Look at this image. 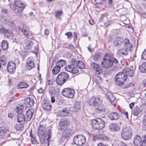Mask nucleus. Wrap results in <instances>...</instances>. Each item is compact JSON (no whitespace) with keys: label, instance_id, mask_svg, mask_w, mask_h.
Masks as SVG:
<instances>
[{"label":"nucleus","instance_id":"1","mask_svg":"<svg viewBox=\"0 0 146 146\" xmlns=\"http://www.w3.org/2000/svg\"><path fill=\"white\" fill-rule=\"evenodd\" d=\"M46 129V127L44 125H41V123L40 125L38 127V135L40 138L41 142L43 143L46 139L48 143L49 142V139L51 137L52 133L50 130L48 129L46 131V136L45 137Z\"/></svg>","mask_w":146,"mask_h":146},{"label":"nucleus","instance_id":"2","mask_svg":"<svg viewBox=\"0 0 146 146\" xmlns=\"http://www.w3.org/2000/svg\"><path fill=\"white\" fill-rule=\"evenodd\" d=\"M90 105L94 107L96 113H98L99 115H102L105 112L104 106L102 105L99 99L94 96L91 98L89 101Z\"/></svg>","mask_w":146,"mask_h":146},{"label":"nucleus","instance_id":"3","mask_svg":"<svg viewBox=\"0 0 146 146\" xmlns=\"http://www.w3.org/2000/svg\"><path fill=\"white\" fill-rule=\"evenodd\" d=\"M34 109H29L26 112L25 116L23 114H19L17 116V121L19 122H24V121H29L32 118L34 113Z\"/></svg>","mask_w":146,"mask_h":146},{"label":"nucleus","instance_id":"4","mask_svg":"<svg viewBox=\"0 0 146 146\" xmlns=\"http://www.w3.org/2000/svg\"><path fill=\"white\" fill-rule=\"evenodd\" d=\"M91 123L92 128L94 129L100 130L105 127L104 121L100 118L93 119L91 121Z\"/></svg>","mask_w":146,"mask_h":146},{"label":"nucleus","instance_id":"5","mask_svg":"<svg viewBox=\"0 0 146 146\" xmlns=\"http://www.w3.org/2000/svg\"><path fill=\"white\" fill-rule=\"evenodd\" d=\"M15 5L11 4V8L14 10L16 13L17 14H21L24 8V4L18 0L15 1Z\"/></svg>","mask_w":146,"mask_h":146},{"label":"nucleus","instance_id":"6","mask_svg":"<svg viewBox=\"0 0 146 146\" xmlns=\"http://www.w3.org/2000/svg\"><path fill=\"white\" fill-rule=\"evenodd\" d=\"M127 78V75L122 71L118 73L115 76V84L117 85H122Z\"/></svg>","mask_w":146,"mask_h":146},{"label":"nucleus","instance_id":"7","mask_svg":"<svg viewBox=\"0 0 146 146\" xmlns=\"http://www.w3.org/2000/svg\"><path fill=\"white\" fill-rule=\"evenodd\" d=\"M132 135V131L129 126L124 127L121 131V136L124 140H128L130 139Z\"/></svg>","mask_w":146,"mask_h":146},{"label":"nucleus","instance_id":"8","mask_svg":"<svg viewBox=\"0 0 146 146\" xmlns=\"http://www.w3.org/2000/svg\"><path fill=\"white\" fill-rule=\"evenodd\" d=\"M113 58L110 55H105L101 62V65L104 68H109L113 66Z\"/></svg>","mask_w":146,"mask_h":146},{"label":"nucleus","instance_id":"9","mask_svg":"<svg viewBox=\"0 0 146 146\" xmlns=\"http://www.w3.org/2000/svg\"><path fill=\"white\" fill-rule=\"evenodd\" d=\"M69 75L66 72H60L56 78V82L59 85H62L68 79Z\"/></svg>","mask_w":146,"mask_h":146},{"label":"nucleus","instance_id":"10","mask_svg":"<svg viewBox=\"0 0 146 146\" xmlns=\"http://www.w3.org/2000/svg\"><path fill=\"white\" fill-rule=\"evenodd\" d=\"M73 140L75 144L81 146L85 143L86 138L82 135H78L74 137Z\"/></svg>","mask_w":146,"mask_h":146},{"label":"nucleus","instance_id":"11","mask_svg":"<svg viewBox=\"0 0 146 146\" xmlns=\"http://www.w3.org/2000/svg\"><path fill=\"white\" fill-rule=\"evenodd\" d=\"M75 92L71 88H64L61 92V94L65 97L72 98L74 96Z\"/></svg>","mask_w":146,"mask_h":146},{"label":"nucleus","instance_id":"12","mask_svg":"<svg viewBox=\"0 0 146 146\" xmlns=\"http://www.w3.org/2000/svg\"><path fill=\"white\" fill-rule=\"evenodd\" d=\"M76 65L74 64H71L70 65H68L65 67V69L67 71L75 74L77 73L78 70Z\"/></svg>","mask_w":146,"mask_h":146},{"label":"nucleus","instance_id":"13","mask_svg":"<svg viewBox=\"0 0 146 146\" xmlns=\"http://www.w3.org/2000/svg\"><path fill=\"white\" fill-rule=\"evenodd\" d=\"M72 114V111L68 108H65L60 111L59 114L60 116L63 117L68 116Z\"/></svg>","mask_w":146,"mask_h":146},{"label":"nucleus","instance_id":"14","mask_svg":"<svg viewBox=\"0 0 146 146\" xmlns=\"http://www.w3.org/2000/svg\"><path fill=\"white\" fill-rule=\"evenodd\" d=\"M16 67L15 63L12 61H10L7 65V71L10 73L13 74L15 71Z\"/></svg>","mask_w":146,"mask_h":146},{"label":"nucleus","instance_id":"15","mask_svg":"<svg viewBox=\"0 0 146 146\" xmlns=\"http://www.w3.org/2000/svg\"><path fill=\"white\" fill-rule=\"evenodd\" d=\"M0 33L3 35L5 37H10L13 36V34L11 31L7 30L4 28L0 29Z\"/></svg>","mask_w":146,"mask_h":146},{"label":"nucleus","instance_id":"16","mask_svg":"<svg viewBox=\"0 0 146 146\" xmlns=\"http://www.w3.org/2000/svg\"><path fill=\"white\" fill-rule=\"evenodd\" d=\"M35 64L31 58H29L27 60L25 69L26 70H30L34 68Z\"/></svg>","mask_w":146,"mask_h":146},{"label":"nucleus","instance_id":"17","mask_svg":"<svg viewBox=\"0 0 146 146\" xmlns=\"http://www.w3.org/2000/svg\"><path fill=\"white\" fill-rule=\"evenodd\" d=\"M24 104L27 107H31L34 104V100L32 98H27L24 100Z\"/></svg>","mask_w":146,"mask_h":146},{"label":"nucleus","instance_id":"18","mask_svg":"<svg viewBox=\"0 0 146 146\" xmlns=\"http://www.w3.org/2000/svg\"><path fill=\"white\" fill-rule=\"evenodd\" d=\"M108 127L110 131H117L120 129V126L115 123H112L110 124Z\"/></svg>","mask_w":146,"mask_h":146},{"label":"nucleus","instance_id":"19","mask_svg":"<svg viewBox=\"0 0 146 146\" xmlns=\"http://www.w3.org/2000/svg\"><path fill=\"white\" fill-rule=\"evenodd\" d=\"M69 124V121L67 120H65L60 121L59 126L60 127L62 131L66 129L68 127Z\"/></svg>","mask_w":146,"mask_h":146},{"label":"nucleus","instance_id":"20","mask_svg":"<svg viewBox=\"0 0 146 146\" xmlns=\"http://www.w3.org/2000/svg\"><path fill=\"white\" fill-rule=\"evenodd\" d=\"M63 130L62 136L64 138L68 137L73 133L72 130L70 128Z\"/></svg>","mask_w":146,"mask_h":146},{"label":"nucleus","instance_id":"21","mask_svg":"<svg viewBox=\"0 0 146 146\" xmlns=\"http://www.w3.org/2000/svg\"><path fill=\"white\" fill-rule=\"evenodd\" d=\"M143 141L139 135H136L134 139L133 143L135 146H141Z\"/></svg>","mask_w":146,"mask_h":146},{"label":"nucleus","instance_id":"22","mask_svg":"<svg viewBox=\"0 0 146 146\" xmlns=\"http://www.w3.org/2000/svg\"><path fill=\"white\" fill-rule=\"evenodd\" d=\"M108 15V14L107 13L103 14L101 15V17L99 19L100 21L102 22L103 21L105 23V25L107 26L109 25L111 22L110 21H108L106 22Z\"/></svg>","mask_w":146,"mask_h":146},{"label":"nucleus","instance_id":"23","mask_svg":"<svg viewBox=\"0 0 146 146\" xmlns=\"http://www.w3.org/2000/svg\"><path fill=\"white\" fill-rule=\"evenodd\" d=\"M119 116V114L116 112H111L108 115L109 118L111 120L117 119Z\"/></svg>","mask_w":146,"mask_h":146},{"label":"nucleus","instance_id":"24","mask_svg":"<svg viewBox=\"0 0 146 146\" xmlns=\"http://www.w3.org/2000/svg\"><path fill=\"white\" fill-rule=\"evenodd\" d=\"M143 109L141 107H139L136 106L132 111V113L134 115L136 116L138 114H141Z\"/></svg>","mask_w":146,"mask_h":146},{"label":"nucleus","instance_id":"25","mask_svg":"<svg viewBox=\"0 0 146 146\" xmlns=\"http://www.w3.org/2000/svg\"><path fill=\"white\" fill-rule=\"evenodd\" d=\"M122 71L127 76H129L131 77L133 75V71L130 68H126L123 70Z\"/></svg>","mask_w":146,"mask_h":146},{"label":"nucleus","instance_id":"26","mask_svg":"<svg viewBox=\"0 0 146 146\" xmlns=\"http://www.w3.org/2000/svg\"><path fill=\"white\" fill-rule=\"evenodd\" d=\"M73 111L75 112L78 111L80 109V103L79 101H76L74 102V104Z\"/></svg>","mask_w":146,"mask_h":146},{"label":"nucleus","instance_id":"27","mask_svg":"<svg viewBox=\"0 0 146 146\" xmlns=\"http://www.w3.org/2000/svg\"><path fill=\"white\" fill-rule=\"evenodd\" d=\"M42 106L43 108L46 110H48L51 109V106L47 101H43L42 103Z\"/></svg>","mask_w":146,"mask_h":146},{"label":"nucleus","instance_id":"28","mask_svg":"<svg viewBox=\"0 0 146 146\" xmlns=\"http://www.w3.org/2000/svg\"><path fill=\"white\" fill-rule=\"evenodd\" d=\"M106 97L109 99L111 103L115 101V98L113 95L110 92H108L106 94Z\"/></svg>","mask_w":146,"mask_h":146},{"label":"nucleus","instance_id":"29","mask_svg":"<svg viewBox=\"0 0 146 146\" xmlns=\"http://www.w3.org/2000/svg\"><path fill=\"white\" fill-rule=\"evenodd\" d=\"M76 65L77 67L80 69H84L85 68L84 64L81 61H76Z\"/></svg>","mask_w":146,"mask_h":146},{"label":"nucleus","instance_id":"30","mask_svg":"<svg viewBox=\"0 0 146 146\" xmlns=\"http://www.w3.org/2000/svg\"><path fill=\"white\" fill-rule=\"evenodd\" d=\"M60 66H57L56 64V66L54 67L52 70V73L54 75L60 72Z\"/></svg>","mask_w":146,"mask_h":146},{"label":"nucleus","instance_id":"31","mask_svg":"<svg viewBox=\"0 0 146 146\" xmlns=\"http://www.w3.org/2000/svg\"><path fill=\"white\" fill-rule=\"evenodd\" d=\"M1 46L4 50L7 49L8 47V43L5 40H3L1 42Z\"/></svg>","mask_w":146,"mask_h":146},{"label":"nucleus","instance_id":"32","mask_svg":"<svg viewBox=\"0 0 146 146\" xmlns=\"http://www.w3.org/2000/svg\"><path fill=\"white\" fill-rule=\"evenodd\" d=\"M139 69L140 72L142 73L146 72V62L143 63L139 66Z\"/></svg>","mask_w":146,"mask_h":146},{"label":"nucleus","instance_id":"33","mask_svg":"<svg viewBox=\"0 0 146 146\" xmlns=\"http://www.w3.org/2000/svg\"><path fill=\"white\" fill-rule=\"evenodd\" d=\"M8 131V130L7 129L4 127H0V135L4 136L5 134L7 133V131Z\"/></svg>","mask_w":146,"mask_h":146},{"label":"nucleus","instance_id":"34","mask_svg":"<svg viewBox=\"0 0 146 146\" xmlns=\"http://www.w3.org/2000/svg\"><path fill=\"white\" fill-rule=\"evenodd\" d=\"M120 38H116L114 40V44L115 46H119L122 44V41Z\"/></svg>","mask_w":146,"mask_h":146},{"label":"nucleus","instance_id":"35","mask_svg":"<svg viewBox=\"0 0 146 146\" xmlns=\"http://www.w3.org/2000/svg\"><path fill=\"white\" fill-rule=\"evenodd\" d=\"M18 86L20 88L22 89L27 88L28 87L29 85L27 83L24 82H22L19 83Z\"/></svg>","mask_w":146,"mask_h":146},{"label":"nucleus","instance_id":"36","mask_svg":"<svg viewBox=\"0 0 146 146\" xmlns=\"http://www.w3.org/2000/svg\"><path fill=\"white\" fill-rule=\"evenodd\" d=\"M94 138L96 139H97L100 140H105L107 139V137L103 134H101L95 136Z\"/></svg>","mask_w":146,"mask_h":146},{"label":"nucleus","instance_id":"37","mask_svg":"<svg viewBox=\"0 0 146 146\" xmlns=\"http://www.w3.org/2000/svg\"><path fill=\"white\" fill-rule=\"evenodd\" d=\"M24 109V106L22 105H19L16 108V111L18 113H22Z\"/></svg>","mask_w":146,"mask_h":146},{"label":"nucleus","instance_id":"38","mask_svg":"<svg viewBox=\"0 0 146 146\" xmlns=\"http://www.w3.org/2000/svg\"><path fill=\"white\" fill-rule=\"evenodd\" d=\"M7 60V58L6 57L5 55H1L0 56V61L3 63H2V64L4 65H5Z\"/></svg>","mask_w":146,"mask_h":146},{"label":"nucleus","instance_id":"39","mask_svg":"<svg viewBox=\"0 0 146 146\" xmlns=\"http://www.w3.org/2000/svg\"><path fill=\"white\" fill-rule=\"evenodd\" d=\"M56 64L61 68L64 66L66 64V61L64 60H60L57 62Z\"/></svg>","mask_w":146,"mask_h":146},{"label":"nucleus","instance_id":"40","mask_svg":"<svg viewBox=\"0 0 146 146\" xmlns=\"http://www.w3.org/2000/svg\"><path fill=\"white\" fill-rule=\"evenodd\" d=\"M31 141L32 146H38V143L36 141L35 138L33 137L31 138Z\"/></svg>","mask_w":146,"mask_h":146},{"label":"nucleus","instance_id":"41","mask_svg":"<svg viewBox=\"0 0 146 146\" xmlns=\"http://www.w3.org/2000/svg\"><path fill=\"white\" fill-rule=\"evenodd\" d=\"M33 45V43L32 42L29 41H28L27 42V43L26 44V45H25L24 46L25 49L27 50H29Z\"/></svg>","mask_w":146,"mask_h":146},{"label":"nucleus","instance_id":"42","mask_svg":"<svg viewBox=\"0 0 146 146\" xmlns=\"http://www.w3.org/2000/svg\"><path fill=\"white\" fill-rule=\"evenodd\" d=\"M19 30L21 31L26 37L28 38H29V33L25 29H24L20 28L19 29Z\"/></svg>","mask_w":146,"mask_h":146},{"label":"nucleus","instance_id":"43","mask_svg":"<svg viewBox=\"0 0 146 146\" xmlns=\"http://www.w3.org/2000/svg\"><path fill=\"white\" fill-rule=\"evenodd\" d=\"M16 129L17 130L21 131L23 129V127L22 124H17L15 126Z\"/></svg>","mask_w":146,"mask_h":146},{"label":"nucleus","instance_id":"44","mask_svg":"<svg viewBox=\"0 0 146 146\" xmlns=\"http://www.w3.org/2000/svg\"><path fill=\"white\" fill-rule=\"evenodd\" d=\"M125 49H122L119 50L117 51L118 55H126L127 53Z\"/></svg>","mask_w":146,"mask_h":146},{"label":"nucleus","instance_id":"45","mask_svg":"<svg viewBox=\"0 0 146 146\" xmlns=\"http://www.w3.org/2000/svg\"><path fill=\"white\" fill-rule=\"evenodd\" d=\"M100 66L98 64L95 63H91L90 64V67L91 68L93 69L94 70H96L98 67V66Z\"/></svg>","mask_w":146,"mask_h":146},{"label":"nucleus","instance_id":"46","mask_svg":"<svg viewBox=\"0 0 146 146\" xmlns=\"http://www.w3.org/2000/svg\"><path fill=\"white\" fill-rule=\"evenodd\" d=\"M62 13V11L59 10L56 11L55 13V16L57 18H59Z\"/></svg>","mask_w":146,"mask_h":146},{"label":"nucleus","instance_id":"47","mask_svg":"<svg viewBox=\"0 0 146 146\" xmlns=\"http://www.w3.org/2000/svg\"><path fill=\"white\" fill-rule=\"evenodd\" d=\"M124 45L126 47H127V48H128V46H129V47H131L132 46V45L129 43V40L128 39H126L125 40V42L124 43Z\"/></svg>","mask_w":146,"mask_h":146},{"label":"nucleus","instance_id":"48","mask_svg":"<svg viewBox=\"0 0 146 146\" xmlns=\"http://www.w3.org/2000/svg\"><path fill=\"white\" fill-rule=\"evenodd\" d=\"M93 59L95 61H98L102 59L100 55H94Z\"/></svg>","mask_w":146,"mask_h":146},{"label":"nucleus","instance_id":"49","mask_svg":"<svg viewBox=\"0 0 146 146\" xmlns=\"http://www.w3.org/2000/svg\"><path fill=\"white\" fill-rule=\"evenodd\" d=\"M6 18L3 16H0V22L4 23H6Z\"/></svg>","mask_w":146,"mask_h":146},{"label":"nucleus","instance_id":"50","mask_svg":"<svg viewBox=\"0 0 146 146\" xmlns=\"http://www.w3.org/2000/svg\"><path fill=\"white\" fill-rule=\"evenodd\" d=\"M98 66V67L97 68V69H96V72H98V74H101L103 72V70L102 68Z\"/></svg>","mask_w":146,"mask_h":146},{"label":"nucleus","instance_id":"51","mask_svg":"<svg viewBox=\"0 0 146 146\" xmlns=\"http://www.w3.org/2000/svg\"><path fill=\"white\" fill-rule=\"evenodd\" d=\"M120 111L121 112L123 113L126 116V117L127 118L128 117V113L127 111H125V110L123 108H121L120 109Z\"/></svg>","mask_w":146,"mask_h":146},{"label":"nucleus","instance_id":"52","mask_svg":"<svg viewBox=\"0 0 146 146\" xmlns=\"http://www.w3.org/2000/svg\"><path fill=\"white\" fill-rule=\"evenodd\" d=\"M65 35H67L68 38L70 39L72 38L73 37V35L72 33L71 32H70L67 33L65 34Z\"/></svg>","mask_w":146,"mask_h":146},{"label":"nucleus","instance_id":"53","mask_svg":"<svg viewBox=\"0 0 146 146\" xmlns=\"http://www.w3.org/2000/svg\"><path fill=\"white\" fill-rule=\"evenodd\" d=\"M96 4H103L104 3V0H95Z\"/></svg>","mask_w":146,"mask_h":146},{"label":"nucleus","instance_id":"54","mask_svg":"<svg viewBox=\"0 0 146 146\" xmlns=\"http://www.w3.org/2000/svg\"><path fill=\"white\" fill-rule=\"evenodd\" d=\"M102 82V79L100 77H98L96 79V82L97 84H99Z\"/></svg>","mask_w":146,"mask_h":146},{"label":"nucleus","instance_id":"55","mask_svg":"<svg viewBox=\"0 0 146 146\" xmlns=\"http://www.w3.org/2000/svg\"><path fill=\"white\" fill-rule=\"evenodd\" d=\"M144 138L143 140V143L142 145V146H146V134L143 136Z\"/></svg>","mask_w":146,"mask_h":146},{"label":"nucleus","instance_id":"56","mask_svg":"<svg viewBox=\"0 0 146 146\" xmlns=\"http://www.w3.org/2000/svg\"><path fill=\"white\" fill-rule=\"evenodd\" d=\"M34 50L32 51V52L35 54L36 55H37L38 54V50L37 49L34 47L33 48Z\"/></svg>","mask_w":146,"mask_h":146},{"label":"nucleus","instance_id":"57","mask_svg":"<svg viewBox=\"0 0 146 146\" xmlns=\"http://www.w3.org/2000/svg\"><path fill=\"white\" fill-rule=\"evenodd\" d=\"M66 47L67 48H69L70 49H72L74 48V46L71 44H66Z\"/></svg>","mask_w":146,"mask_h":146},{"label":"nucleus","instance_id":"58","mask_svg":"<svg viewBox=\"0 0 146 146\" xmlns=\"http://www.w3.org/2000/svg\"><path fill=\"white\" fill-rule=\"evenodd\" d=\"M48 92L51 95H53L54 94V90L52 88H51L49 90Z\"/></svg>","mask_w":146,"mask_h":146},{"label":"nucleus","instance_id":"59","mask_svg":"<svg viewBox=\"0 0 146 146\" xmlns=\"http://www.w3.org/2000/svg\"><path fill=\"white\" fill-rule=\"evenodd\" d=\"M134 85V82H131L127 86V88H128L129 87L133 86Z\"/></svg>","mask_w":146,"mask_h":146},{"label":"nucleus","instance_id":"60","mask_svg":"<svg viewBox=\"0 0 146 146\" xmlns=\"http://www.w3.org/2000/svg\"><path fill=\"white\" fill-rule=\"evenodd\" d=\"M1 12L4 14H6L8 13L7 10L5 9H3L1 10Z\"/></svg>","mask_w":146,"mask_h":146},{"label":"nucleus","instance_id":"61","mask_svg":"<svg viewBox=\"0 0 146 146\" xmlns=\"http://www.w3.org/2000/svg\"><path fill=\"white\" fill-rule=\"evenodd\" d=\"M71 61L72 63V64H74V65H76V61H77L75 59H72L71 60Z\"/></svg>","mask_w":146,"mask_h":146},{"label":"nucleus","instance_id":"62","mask_svg":"<svg viewBox=\"0 0 146 146\" xmlns=\"http://www.w3.org/2000/svg\"><path fill=\"white\" fill-rule=\"evenodd\" d=\"M120 63L122 65H124L125 64V62L123 59L121 60Z\"/></svg>","mask_w":146,"mask_h":146},{"label":"nucleus","instance_id":"63","mask_svg":"<svg viewBox=\"0 0 146 146\" xmlns=\"http://www.w3.org/2000/svg\"><path fill=\"white\" fill-rule=\"evenodd\" d=\"M135 103L134 102H132L129 104V107L131 109H132L134 106V105Z\"/></svg>","mask_w":146,"mask_h":146},{"label":"nucleus","instance_id":"64","mask_svg":"<svg viewBox=\"0 0 146 146\" xmlns=\"http://www.w3.org/2000/svg\"><path fill=\"white\" fill-rule=\"evenodd\" d=\"M120 146H127V145L123 142H121L120 143Z\"/></svg>","mask_w":146,"mask_h":146}]
</instances>
